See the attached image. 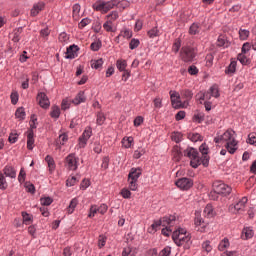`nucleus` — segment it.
I'll use <instances>...</instances> for the list:
<instances>
[{"label":"nucleus","mask_w":256,"mask_h":256,"mask_svg":"<svg viewBox=\"0 0 256 256\" xmlns=\"http://www.w3.org/2000/svg\"><path fill=\"white\" fill-rule=\"evenodd\" d=\"M203 214L208 219H211L215 217V215H217V212H215V208H213V205L207 204L206 207L204 208Z\"/></svg>","instance_id":"19"},{"label":"nucleus","mask_w":256,"mask_h":256,"mask_svg":"<svg viewBox=\"0 0 256 256\" xmlns=\"http://www.w3.org/2000/svg\"><path fill=\"white\" fill-rule=\"evenodd\" d=\"M139 45H140L139 39L133 38V39L130 41V43H129V48H130L131 50L137 49V47H139Z\"/></svg>","instance_id":"55"},{"label":"nucleus","mask_w":256,"mask_h":256,"mask_svg":"<svg viewBox=\"0 0 256 256\" xmlns=\"http://www.w3.org/2000/svg\"><path fill=\"white\" fill-rule=\"evenodd\" d=\"M147 34L150 39H155V37H159V29H157V27H154L149 30Z\"/></svg>","instance_id":"45"},{"label":"nucleus","mask_w":256,"mask_h":256,"mask_svg":"<svg viewBox=\"0 0 256 256\" xmlns=\"http://www.w3.org/2000/svg\"><path fill=\"white\" fill-rule=\"evenodd\" d=\"M9 187V184H7V179L5 178V174L3 172H0V189L2 191H5Z\"/></svg>","instance_id":"34"},{"label":"nucleus","mask_w":256,"mask_h":256,"mask_svg":"<svg viewBox=\"0 0 256 256\" xmlns=\"http://www.w3.org/2000/svg\"><path fill=\"white\" fill-rule=\"evenodd\" d=\"M172 239L178 247H181L191 241V234L185 228L175 225L172 231Z\"/></svg>","instance_id":"4"},{"label":"nucleus","mask_w":256,"mask_h":256,"mask_svg":"<svg viewBox=\"0 0 256 256\" xmlns=\"http://www.w3.org/2000/svg\"><path fill=\"white\" fill-rule=\"evenodd\" d=\"M235 71H237V60H231L228 67L225 69V74L231 77L235 75Z\"/></svg>","instance_id":"20"},{"label":"nucleus","mask_w":256,"mask_h":256,"mask_svg":"<svg viewBox=\"0 0 256 256\" xmlns=\"http://www.w3.org/2000/svg\"><path fill=\"white\" fill-rule=\"evenodd\" d=\"M120 37H123V39H131V37H133V31L124 28L120 31Z\"/></svg>","instance_id":"35"},{"label":"nucleus","mask_w":256,"mask_h":256,"mask_svg":"<svg viewBox=\"0 0 256 256\" xmlns=\"http://www.w3.org/2000/svg\"><path fill=\"white\" fill-rule=\"evenodd\" d=\"M141 168H131L129 174H128V183H129V189L130 191H137L139 185L137 184V181H139V178L141 177Z\"/></svg>","instance_id":"6"},{"label":"nucleus","mask_w":256,"mask_h":256,"mask_svg":"<svg viewBox=\"0 0 256 256\" xmlns=\"http://www.w3.org/2000/svg\"><path fill=\"white\" fill-rule=\"evenodd\" d=\"M60 115L61 109L59 108V106H52L50 112V116L52 117V119H59Z\"/></svg>","instance_id":"31"},{"label":"nucleus","mask_w":256,"mask_h":256,"mask_svg":"<svg viewBox=\"0 0 256 256\" xmlns=\"http://www.w3.org/2000/svg\"><path fill=\"white\" fill-rule=\"evenodd\" d=\"M253 235H254L253 230L249 227L244 228L242 231V239H251Z\"/></svg>","instance_id":"33"},{"label":"nucleus","mask_w":256,"mask_h":256,"mask_svg":"<svg viewBox=\"0 0 256 256\" xmlns=\"http://www.w3.org/2000/svg\"><path fill=\"white\" fill-rule=\"evenodd\" d=\"M97 213H99L98 209H97V205H92L90 207V213H89L88 217L91 219V218L95 217V215H97Z\"/></svg>","instance_id":"60"},{"label":"nucleus","mask_w":256,"mask_h":256,"mask_svg":"<svg viewBox=\"0 0 256 256\" xmlns=\"http://www.w3.org/2000/svg\"><path fill=\"white\" fill-rule=\"evenodd\" d=\"M249 199L247 197H242L240 200H238L235 204H231L229 206L230 213H233L234 215H241L245 213V209H247V203Z\"/></svg>","instance_id":"7"},{"label":"nucleus","mask_w":256,"mask_h":256,"mask_svg":"<svg viewBox=\"0 0 256 256\" xmlns=\"http://www.w3.org/2000/svg\"><path fill=\"white\" fill-rule=\"evenodd\" d=\"M170 99L172 107H174V109H185L186 107H188V103L183 102L181 94H179L178 92L170 91Z\"/></svg>","instance_id":"9"},{"label":"nucleus","mask_w":256,"mask_h":256,"mask_svg":"<svg viewBox=\"0 0 256 256\" xmlns=\"http://www.w3.org/2000/svg\"><path fill=\"white\" fill-rule=\"evenodd\" d=\"M194 225H195L196 231H200V233H205L207 223H205L203 218H201V213L200 212L195 213Z\"/></svg>","instance_id":"12"},{"label":"nucleus","mask_w":256,"mask_h":256,"mask_svg":"<svg viewBox=\"0 0 256 256\" xmlns=\"http://www.w3.org/2000/svg\"><path fill=\"white\" fill-rule=\"evenodd\" d=\"M43 9H45V3L40 1L37 2L36 4L33 5L30 15L31 17H37V15H39V13H41V11H43Z\"/></svg>","instance_id":"16"},{"label":"nucleus","mask_w":256,"mask_h":256,"mask_svg":"<svg viewBox=\"0 0 256 256\" xmlns=\"http://www.w3.org/2000/svg\"><path fill=\"white\" fill-rule=\"evenodd\" d=\"M37 101L42 109H49V106L51 105V103L49 102V98H47V94L43 92H40L37 95Z\"/></svg>","instance_id":"15"},{"label":"nucleus","mask_w":256,"mask_h":256,"mask_svg":"<svg viewBox=\"0 0 256 256\" xmlns=\"http://www.w3.org/2000/svg\"><path fill=\"white\" fill-rule=\"evenodd\" d=\"M208 93H210V95H212V97H215V99H217V97H219V87L217 85H213L208 90Z\"/></svg>","instance_id":"43"},{"label":"nucleus","mask_w":256,"mask_h":256,"mask_svg":"<svg viewBox=\"0 0 256 256\" xmlns=\"http://www.w3.org/2000/svg\"><path fill=\"white\" fill-rule=\"evenodd\" d=\"M230 245H231V243H229V239L224 238L220 241V243L218 245V250L225 251L226 249H229Z\"/></svg>","instance_id":"30"},{"label":"nucleus","mask_w":256,"mask_h":256,"mask_svg":"<svg viewBox=\"0 0 256 256\" xmlns=\"http://www.w3.org/2000/svg\"><path fill=\"white\" fill-rule=\"evenodd\" d=\"M231 191H232L231 186L221 181H216L213 184V191L210 193V197L215 201L218 199L217 195H221L222 197H227V195H231Z\"/></svg>","instance_id":"5"},{"label":"nucleus","mask_w":256,"mask_h":256,"mask_svg":"<svg viewBox=\"0 0 256 256\" xmlns=\"http://www.w3.org/2000/svg\"><path fill=\"white\" fill-rule=\"evenodd\" d=\"M235 131L227 130L222 135L215 137V143H224L225 149L230 153V155L235 154L238 149V142L235 139Z\"/></svg>","instance_id":"3"},{"label":"nucleus","mask_w":256,"mask_h":256,"mask_svg":"<svg viewBox=\"0 0 256 256\" xmlns=\"http://www.w3.org/2000/svg\"><path fill=\"white\" fill-rule=\"evenodd\" d=\"M217 45L218 47H224V48H227L229 47L230 43L229 41L227 40V36L225 35H220L217 39Z\"/></svg>","instance_id":"25"},{"label":"nucleus","mask_w":256,"mask_h":256,"mask_svg":"<svg viewBox=\"0 0 256 256\" xmlns=\"http://www.w3.org/2000/svg\"><path fill=\"white\" fill-rule=\"evenodd\" d=\"M78 48L75 45H71L67 48L66 59H75L77 55Z\"/></svg>","instance_id":"21"},{"label":"nucleus","mask_w":256,"mask_h":256,"mask_svg":"<svg viewBox=\"0 0 256 256\" xmlns=\"http://www.w3.org/2000/svg\"><path fill=\"white\" fill-rule=\"evenodd\" d=\"M213 54H208L206 56V67H212L213 66Z\"/></svg>","instance_id":"62"},{"label":"nucleus","mask_w":256,"mask_h":256,"mask_svg":"<svg viewBox=\"0 0 256 256\" xmlns=\"http://www.w3.org/2000/svg\"><path fill=\"white\" fill-rule=\"evenodd\" d=\"M122 143L125 149L131 148V145H133V137L123 138Z\"/></svg>","instance_id":"49"},{"label":"nucleus","mask_w":256,"mask_h":256,"mask_svg":"<svg viewBox=\"0 0 256 256\" xmlns=\"http://www.w3.org/2000/svg\"><path fill=\"white\" fill-rule=\"evenodd\" d=\"M66 167L70 171H77L79 167V157H77L75 154H69L66 157Z\"/></svg>","instance_id":"11"},{"label":"nucleus","mask_w":256,"mask_h":256,"mask_svg":"<svg viewBox=\"0 0 256 256\" xmlns=\"http://www.w3.org/2000/svg\"><path fill=\"white\" fill-rule=\"evenodd\" d=\"M107 243V237L100 235L98 238V247L99 249H103V246Z\"/></svg>","instance_id":"53"},{"label":"nucleus","mask_w":256,"mask_h":256,"mask_svg":"<svg viewBox=\"0 0 256 256\" xmlns=\"http://www.w3.org/2000/svg\"><path fill=\"white\" fill-rule=\"evenodd\" d=\"M45 161L48 165L50 173H53L55 171V160L50 155H47L45 157Z\"/></svg>","instance_id":"28"},{"label":"nucleus","mask_w":256,"mask_h":256,"mask_svg":"<svg viewBox=\"0 0 256 256\" xmlns=\"http://www.w3.org/2000/svg\"><path fill=\"white\" fill-rule=\"evenodd\" d=\"M22 217L23 223H25V225H29L33 221V216H31L27 212H22Z\"/></svg>","instance_id":"46"},{"label":"nucleus","mask_w":256,"mask_h":256,"mask_svg":"<svg viewBox=\"0 0 256 256\" xmlns=\"http://www.w3.org/2000/svg\"><path fill=\"white\" fill-rule=\"evenodd\" d=\"M171 255V247H165L159 254V256H169Z\"/></svg>","instance_id":"63"},{"label":"nucleus","mask_w":256,"mask_h":256,"mask_svg":"<svg viewBox=\"0 0 256 256\" xmlns=\"http://www.w3.org/2000/svg\"><path fill=\"white\" fill-rule=\"evenodd\" d=\"M197 99H199V101H211V97H213L211 95V92L207 91V92H200L199 94L196 95Z\"/></svg>","instance_id":"27"},{"label":"nucleus","mask_w":256,"mask_h":256,"mask_svg":"<svg viewBox=\"0 0 256 256\" xmlns=\"http://www.w3.org/2000/svg\"><path fill=\"white\" fill-rule=\"evenodd\" d=\"M175 225H177V218L174 215L164 216L153 222V224L148 228V233H157L162 226L165 227L162 229V235L169 237V235L173 233V227Z\"/></svg>","instance_id":"2"},{"label":"nucleus","mask_w":256,"mask_h":256,"mask_svg":"<svg viewBox=\"0 0 256 256\" xmlns=\"http://www.w3.org/2000/svg\"><path fill=\"white\" fill-rule=\"evenodd\" d=\"M77 181H79V178L76 176H72L67 179L66 185H67V187H73V185H75V183H77Z\"/></svg>","instance_id":"51"},{"label":"nucleus","mask_w":256,"mask_h":256,"mask_svg":"<svg viewBox=\"0 0 256 256\" xmlns=\"http://www.w3.org/2000/svg\"><path fill=\"white\" fill-rule=\"evenodd\" d=\"M19 139V135L15 132L10 133L8 141L9 143H17V140Z\"/></svg>","instance_id":"56"},{"label":"nucleus","mask_w":256,"mask_h":256,"mask_svg":"<svg viewBox=\"0 0 256 256\" xmlns=\"http://www.w3.org/2000/svg\"><path fill=\"white\" fill-rule=\"evenodd\" d=\"M77 205H79V199L73 198L70 201V204L68 206V213H69V215L73 214V212L75 211V208L77 207Z\"/></svg>","instance_id":"32"},{"label":"nucleus","mask_w":256,"mask_h":256,"mask_svg":"<svg viewBox=\"0 0 256 256\" xmlns=\"http://www.w3.org/2000/svg\"><path fill=\"white\" fill-rule=\"evenodd\" d=\"M117 5L116 1H97L96 3L93 4L92 8L94 11H101V13H108V11H111L113 7Z\"/></svg>","instance_id":"8"},{"label":"nucleus","mask_w":256,"mask_h":256,"mask_svg":"<svg viewBox=\"0 0 256 256\" xmlns=\"http://www.w3.org/2000/svg\"><path fill=\"white\" fill-rule=\"evenodd\" d=\"M3 175L6 177H10V179H16L17 177V170L13 166L7 165L3 169Z\"/></svg>","instance_id":"18"},{"label":"nucleus","mask_w":256,"mask_h":256,"mask_svg":"<svg viewBox=\"0 0 256 256\" xmlns=\"http://www.w3.org/2000/svg\"><path fill=\"white\" fill-rule=\"evenodd\" d=\"M85 92L80 91L76 97L72 100V103H74V105H80V103H85Z\"/></svg>","instance_id":"24"},{"label":"nucleus","mask_w":256,"mask_h":256,"mask_svg":"<svg viewBox=\"0 0 256 256\" xmlns=\"http://www.w3.org/2000/svg\"><path fill=\"white\" fill-rule=\"evenodd\" d=\"M201 249L203 253H211L213 251V245L211 244V241L206 240L201 244Z\"/></svg>","instance_id":"26"},{"label":"nucleus","mask_w":256,"mask_h":256,"mask_svg":"<svg viewBox=\"0 0 256 256\" xmlns=\"http://www.w3.org/2000/svg\"><path fill=\"white\" fill-rule=\"evenodd\" d=\"M237 59L242 65H248L249 63V58L243 53L238 54Z\"/></svg>","instance_id":"48"},{"label":"nucleus","mask_w":256,"mask_h":256,"mask_svg":"<svg viewBox=\"0 0 256 256\" xmlns=\"http://www.w3.org/2000/svg\"><path fill=\"white\" fill-rule=\"evenodd\" d=\"M143 155H145V149L143 148H139L138 150H136L133 154L134 159H141V157H143Z\"/></svg>","instance_id":"52"},{"label":"nucleus","mask_w":256,"mask_h":256,"mask_svg":"<svg viewBox=\"0 0 256 256\" xmlns=\"http://www.w3.org/2000/svg\"><path fill=\"white\" fill-rule=\"evenodd\" d=\"M175 185L182 191H189L193 187V180L190 178H180L175 182Z\"/></svg>","instance_id":"14"},{"label":"nucleus","mask_w":256,"mask_h":256,"mask_svg":"<svg viewBox=\"0 0 256 256\" xmlns=\"http://www.w3.org/2000/svg\"><path fill=\"white\" fill-rule=\"evenodd\" d=\"M98 209V213H100V215H105L107 213V204H101L100 206H97Z\"/></svg>","instance_id":"61"},{"label":"nucleus","mask_w":256,"mask_h":256,"mask_svg":"<svg viewBox=\"0 0 256 256\" xmlns=\"http://www.w3.org/2000/svg\"><path fill=\"white\" fill-rule=\"evenodd\" d=\"M180 57L185 61V63L193 61V59H195V49L189 46L183 47L180 53Z\"/></svg>","instance_id":"10"},{"label":"nucleus","mask_w":256,"mask_h":256,"mask_svg":"<svg viewBox=\"0 0 256 256\" xmlns=\"http://www.w3.org/2000/svg\"><path fill=\"white\" fill-rule=\"evenodd\" d=\"M91 135H93V131L91 130V128H87L79 138V149H85L87 142L89 141V139H91Z\"/></svg>","instance_id":"13"},{"label":"nucleus","mask_w":256,"mask_h":256,"mask_svg":"<svg viewBox=\"0 0 256 256\" xmlns=\"http://www.w3.org/2000/svg\"><path fill=\"white\" fill-rule=\"evenodd\" d=\"M40 202L41 205L48 207V205H51V203H53V199L51 197H44L40 199Z\"/></svg>","instance_id":"54"},{"label":"nucleus","mask_w":256,"mask_h":256,"mask_svg":"<svg viewBox=\"0 0 256 256\" xmlns=\"http://www.w3.org/2000/svg\"><path fill=\"white\" fill-rule=\"evenodd\" d=\"M69 141V135L67 133H62L59 135V137L56 140V144L59 145H65Z\"/></svg>","instance_id":"29"},{"label":"nucleus","mask_w":256,"mask_h":256,"mask_svg":"<svg viewBox=\"0 0 256 256\" xmlns=\"http://www.w3.org/2000/svg\"><path fill=\"white\" fill-rule=\"evenodd\" d=\"M180 97L184 99V102H187L189 104V101L193 99V92H191V90H182L180 92Z\"/></svg>","instance_id":"23"},{"label":"nucleus","mask_w":256,"mask_h":256,"mask_svg":"<svg viewBox=\"0 0 256 256\" xmlns=\"http://www.w3.org/2000/svg\"><path fill=\"white\" fill-rule=\"evenodd\" d=\"M25 109L23 107H20L15 112L16 119H20V121H23L25 119Z\"/></svg>","instance_id":"39"},{"label":"nucleus","mask_w":256,"mask_h":256,"mask_svg":"<svg viewBox=\"0 0 256 256\" xmlns=\"http://www.w3.org/2000/svg\"><path fill=\"white\" fill-rule=\"evenodd\" d=\"M90 65L92 69H101V67H103V60L102 58L98 60H91Z\"/></svg>","instance_id":"38"},{"label":"nucleus","mask_w":256,"mask_h":256,"mask_svg":"<svg viewBox=\"0 0 256 256\" xmlns=\"http://www.w3.org/2000/svg\"><path fill=\"white\" fill-rule=\"evenodd\" d=\"M106 119L107 118L105 117V114L103 112L97 113V116H96L97 125H103V123H105Z\"/></svg>","instance_id":"42"},{"label":"nucleus","mask_w":256,"mask_h":256,"mask_svg":"<svg viewBox=\"0 0 256 256\" xmlns=\"http://www.w3.org/2000/svg\"><path fill=\"white\" fill-rule=\"evenodd\" d=\"M171 137L172 141H175V143H181V141H183V134H181V132H174Z\"/></svg>","instance_id":"44"},{"label":"nucleus","mask_w":256,"mask_h":256,"mask_svg":"<svg viewBox=\"0 0 256 256\" xmlns=\"http://www.w3.org/2000/svg\"><path fill=\"white\" fill-rule=\"evenodd\" d=\"M21 33H23V28H17L12 34H10V37L14 43H19V41H21Z\"/></svg>","instance_id":"22"},{"label":"nucleus","mask_w":256,"mask_h":256,"mask_svg":"<svg viewBox=\"0 0 256 256\" xmlns=\"http://www.w3.org/2000/svg\"><path fill=\"white\" fill-rule=\"evenodd\" d=\"M101 41H96V42H93L91 45H90V49L92 51H99L101 49Z\"/></svg>","instance_id":"59"},{"label":"nucleus","mask_w":256,"mask_h":256,"mask_svg":"<svg viewBox=\"0 0 256 256\" xmlns=\"http://www.w3.org/2000/svg\"><path fill=\"white\" fill-rule=\"evenodd\" d=\"M116 67L120 71H127V61H125V60H117Z\"/></svg>","instance_id":"41"},{"label":"nucleus","mask_w":256,"mask_h":256,"mask_svg":"<svg viewBox=\"0 0 256 256\" xmlns=\"http://www.w3.org/2000/svg\"><path fill=\"white\" fill-rule=\"evenodd\" d=\"M239 35H240V39H242V41H245V39H247V37H249V31L248 30H240Z\"/></svg>","instance_id":"64"},{"label":"nucleus","mask_w":256,"mask_h":256,"mask_svg":"<svg viewBox=\"0 0 256 256\" xmlns=\"http://www.w3.org/2000/svg\"><path fill=\"white\" fill-rule=\"evenodd\" d=\"M179 49H181V40H175V42L172 46V51L174 53H179Z\"/></svg>","instance_id":"58"},{"label":"nucleus","mask_w":256,"mask_h":256,"mask_svg":"<svg viewBox=\"0 0 256 256\" xmlns=\"http://www.w3.org/2000/svg\"><path fill=\"white\" fill-rule=\"evenodd\" d=\"M33 147H35V133L30 129L27 131V149L31 151Z\"/></svg>","instance_id":"17"},{"label":"nucleus","mask_w":256,"mask_h":256,"mask_svg":"<svg viewBox=\"0 0 256 256\" xmlns=\"http://www.w3.org/2000/svg\"><path fill=\"white\" fill-rule=\"evenodd\" d=\"M188 139H190V141H192L193 143H197V141L202 140V137L199 133H193L188 135Z\"/></svg>","instance_id":"47"},{"label":"nucleus","mask_w":256,"mask_h":256,"mask_svg":"<svg viewBox=\"0 0 256 256\" xmlns=\"http://www.w3.org/2000/svg\"><path fill=\"white\" fill-rule=\"evenodd\" d=\"M172 155L175 161H179L181 157H183V154L181 153V149H179L177 146L173 148Z\"/></svg>","instance_id":"40"},{"label":"nucleus","mask_w":256,"mask_h":256,"mask_svg":"<svg viewBox=\"0 0 256 256\" xmlns=\"http://www.w3.org/2000/svg\"><path fill=\"white\" fill-rule=\"evenodd\" d=\"M201 31V28L199 27V24L193 23L189 28V34L190 35H197Z\"/></svg>","instance_id":"37"},{"label":"nucleus","mask_w":256,"mask_h":256,"mask_svg":"<svg viewBox=\"0 0 256 256\" xmlns=\"http://www.w3.org/2000/svg\"><path fill=\"white\" fill-rule=\"evenodd\" d=\"M103 29H105L107 33H113V21H111V19H106V22L103 24Z\"/></svg>","instance_id":"36"},{"label":"nucleus","mask_w":256,"mask_h":256,"mask_svg":"<svg viewBox=\"0 0 256 256\" xmlns=\"http://www.w3.org/2000/svg\"><path fill=\"white\" fill-rule=\"evenodd\" d=\"M199 151L202 153V157H199ZM199 151L195 148H187L184 150V157H188L190 159V165L194 169H197L199 165H203L204 167H208L209 165V146L203 143L199 147Z\"/></svg>","instance_id":"1"},{"label":"nucleus","mask_w":256,"mask_h":256,"mask_svg":"<svg viewBox=\"0 0 256 256\" xmlns=\"http://www.w3.org/2000/svg\"><path fill=\"white\" fill-rule=\"evenodd\" d=\"M27 177V173L25 172V169L21 168L19 175H18V181L19 183H25V178Z\"/></svg>","instance_id":"50"},{"label":"nucleus","mask_w":256,"mask_h":256,"mask_svg":"<svg viewBox=\"0 0 256 256\" xmlns=\"http://www.w3.org/2000/svg\"><path fill=\"white\" fill-rule=\"evenodd\" d=\"M120 194L122 195V197L124 199H131V191H129V189H127V188H123L121 190Z\"/></svg>","instance_id":"57"}]
</instances>
